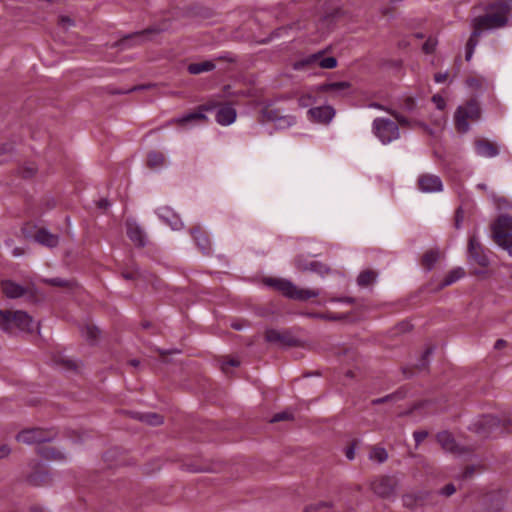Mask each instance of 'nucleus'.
<instances>
[{"mask_svg": "<svg viewBox=\"0 0 512 512\" xmlns=\"http://www.w3.org/2000/svg\"><path fill=\"white\" fill-rule=\"evenodd\" d=\"M308 119L320 124H328L335 116V110L332 106L323 105L314 107L307 112Z\"/></svg>", "mask_w": 512, "mask_h": 512, "instance_id": "f8f14e48", "label": "nucleus"}, {"mask_svg": "<svg viewBox=\"0 0 512 512\" xmlns=\"http://www.w3.org/2000/svg\"><path fill=\"white\" fill-rule=\"evenodd\" d=\"M265 284L274 287L286 297L294 300L305 301L320 295L319 290L301 289L286 279L267 278Z\"/></svg>", "mask_w": 512, "mask_h": 512, "instance_id": "7ed1b4c3", "label": "nucleus"}, {"mask_svg": "<svg viewBox=\"0 0 512 512\" xmlns=\"http://www.w3.org/2000/svg\"><path fill=\"white\" fill-rule=\"evenodd\" d=\"M28 481L35 486L48 483L49 481V475L46 471H36L35 473L31 474L28 478Z\"/></svg>", "mask_w": 512, "mask_h": 512, "instance_id": "473e14b6", "label": "nucleus"}, {"mask_svg": "<svg viewBox=\"0 0 512 512\" xmlns=\"http://www.w3.org/2000/svg\"><path fill=\"white\" fill-rule=\"evenodd\" d=\"M31 512H44L42 508H39V507H33L31 509Z\"/></svg>", "mask_w": 512, "mask_h": 512, "instance_id": "0e129e2a", "label": "nucleus"}, {"mask_svg": "<svg viewBox=\"0 0 512 512\" xmlns=\"http://www.w3.org/2000/svg\"><path fill=\"white\" fill-rule=\"evenodd\" d=\"M0 330L12 334L16 330L32 333L38 330V323L24 311L0 310Z\"/></svg>", "mask_w": 512, "mask_h": 512, "instance_id": "f03ea898", "label": "nucleus"}, {"mask_svg": "<svg viewBox=\"0 0 512 512\" xmlns=\"http://www.w3.org/2000/svg\"><path fill=\"white\" fill-rule=\"evenodd\" d=\"M448 74L445 73H437L434 76V80L436 83H443L447 79Z\"/></svg>", "mask_w": 512, "mask_h": 512, "instance_id": "09e8293b", "label": "nucleus"}, {"mask_svg": "<svg viewBox=\"0 0 512 512\" xmlns=\"http://www.w3.org/2000/svg\"><path fill=\"white\" fill-rule=\"evenodd\" d=\"M295 123L296 118L293 115L282 113L281 116L277 118V121L274 123V125L278 129H286L293 126Z\"/></svg>", "mask_w": 512, "mask_h": 512, "instance_id": "7c9ffc66", "label": "nucleus"}, {"mask_svg": "<svg viewBox=\"0 0 512 512\" xmlns=\"http://www.w3.org/2000/svg\"><path fill=\"white\" fill-rule=\"evenodd\" d=\"M494 241L512 256V217L501 215L492 226Z\"/></svg>", "mask_w": 512, "mask_h": 512, "instance_id": "20e7f679", "label": "nucleus"}, {"mask_svg": "<svg viewBox=\"0 0 512 512\" xmlns=\"http://www.w3.org/2000/svg\"><path fill=\"white\" fill-rule=\"evenodd\" d=\"M290 417H291V415L287 412L277 413L273 416V418L271 419V422L287 420V419H290Z\"/></svg>", "mask_w": 512, "mask_h": 512, "instance_id": "49530a36", "label": "nucleus"}, {"mask_svg": "<svg viewBox=\"0 0 512 512\" xmlns=\"http://www.w3.org/2000/svg\"><path fill=\"white\" fill-rule=\"evenodd\" d=\"M159 218L169 225L173 230H180L183 223L179 216L169 207H161L157 210Z\"/></svg>", "mask_w": 512, "mask_h": 512, "instance_id": "f3484780", "label": "nucleus"}, {"mask_svg": "<svg viewBox=\"0 0 512 512\" xmlns=\"http://www.w3.org/2000/svg\"><path fill=\"white\" fill-rule=\"evenodd\" d=\"M346 457L349 459V460H353L354 457H355V449L354 447H349L347 450H346Z\"/></svg>", "mask_w": 512, "mask_h": 512, "instance_id": "864d4df0", "label": "nucleus"}, {"mask_svg": "<svg viewBox=\"0 0 512 512\" xmlns=\"http://www.w3.org/2000/svg\"><path fill=\"white\" fill-rule=\"evenodd\" d=\"M418 188L423 193H438L443 191V182L441 178L434 174L424 173L419 175Z\"/></svg>", "mask_w": 512, "mask_h": 512, "instance_id": "9b49d317", "label": "nucleus"}, {"mask_svg": "<svg viewBox=\"0 0 512 512\" xmlns=\"http://www.w3.org/2000/svg\"><path fill=\"white\" fill-rule=\"evenodd\" d=\"M437 440L445 451H447V452H456L457 451V444H456L453 436L449 432L443 431V432L438 433Z\"/></svg>", "mask_w": 512, "mask_h": 512, "instance_id": "b1692460", "label": "nucleus"}, {"mask_svg": "<svg viewBox=\"0 0 512 512\" xmlns=\"http://www.w3.org/2000/svg\"><path fill=\"white\" fill-rule=\"evenodd\" d=\"M238 365H239V361H237V360H235V359H231V360H229V361H227V362H223V364H222V370H223L224 372H226V370H227V366H238Z\"/></svg>", "mask_w": 512, "mask_h": 512, "instance_id": "3c124183", "label": "nucleus"}, {"mask_svg": "<svg viewBox=\"0 0 512 512\" xmlns=\"http://www.w3.org/2000/svg\"><path fill=\"white\" fill-rule=\"evenodd\" d=\"M437 46V40L435 38H428L423 44V51L427 54L433 53Z\"/></svg>", "mask_w": 512, "mask_h": 512, "instance_id": "58836bf2", "label": "nucleus"}, {"mask_svg": "<svg viewBox=\"0 0 512 512\" xmlns=\"http://www.w3.org/2000/svg\"><path fill=\"white\" fill-rule=\"evenodd\" d=\"M315 66H319L322 69H333L337 66V59L333 56H326L323 51H319L308 55L293 64L295 70H302L306 67Z\"/></svg>", "mask_w": 512, "mask_h": 512, "instance_id": "0eeeda50", "label": "nucleus"}, {"mask_svg": "<svg viewBox=\"0 0 512 512\" xmlns=\"http://www.w3.org/2000/svg\"><path fill=\"white\" fill-rule=\"evenodd\" d=\"M283 112L280 109L268 106L263 109L262 114L266 121L275 123Z\"/></svg>", "mask_w": 512, "mask_h": 512, "instance_id": "72a5a7b5", "label": "nucleus"}, {"mask_svg": "<svg viewBox=\"0 0 512 512\" xmlns=\"http://www.w3.org/2000/svg\"><path fill=\"white\" fill-rule=\"evenodd\" d=\"M191 234L202 252L205 254L209 253L210 245L208 238L202 235L198 228L191 230Z\"/></svg>", "mask_w": 512, "mask_h": 512, "instance_id": "cd10ccee", "label": "nucleus"}, {"mask_svg": "<svg viewBox=\"0 0 512 512\" xmlns=\"http://www.w3.org/2000/svg\"><path fill=\"white\" fill-rule=\"evenodd\" d=\"M11 452V449L7 445L0 446V459L8 456Z\"/></svg>", "mask_w": 512, "mask_h": 512, "instance_id": "8fccbe9b", "label": "nucleus"}, {"mask_svg": "<svg viewBox=\"0 0 512 512\" xmlns=\"http://www.w3.org/2000/svg\"><path fill=\"white\" fill-rule=\"evenodd\" d=\"M215 69L213 61H203L200 63H191L188 65L187 70L190 74L197 75L203 72H209Z\"/></svg>", "mask_w": 512, "mask_h": 512, "instance_id": "393cba45", "label": "nucleus"}, {"mask_svg": "<svg viewBox=\"0 0 512 512\" xmlns=\"http://www.w3.org/2000/svg\"><path fill=\"white\" fill-rule=\"evenodd\" d=\"M466 85L474 90H481L483 88V83L481 80L477 78H469L466 80Z\"/></svg>", "mask_w": 512, "mask_h": 512, "instance_id": "37998d69", "label": "nucleus"}, {"mask_svg": "<svg viewBox=\"0 0 512 512\" xmlns=\"http://www.w3.org/2000/svg\"><path fill=\"white\" fill-rule=\"evenodd\" d=\"M130 363H131V365H133L135 367L139 365V361L138 360H132Z\"/></svg>", "mask_w": 512, "mask_h": 512, "instance_id": "774afa93", "label": "nucleus"}, {"mask_svg": "<svg viewBox=\"0 0 512 512\" xmlns=\"http://www.w3.org/2000/svg\"><path fill=\"white\" fill-rule=\"evenodd\" d=\"M428 433L426 431H415L413 433V437H414V440L416 442V444H420L426 437H427Z\"/></svg>", "mask_w": 512, "mask_h": 512, "instance_id": "c03bdc74", "label": "nucleus"}, {"mask_svg": "<svg viewBox=\"0 0 512 512\" xmlns=\"http://www.w3.org/2000/svg\"><path fill=\"white\" fill-rule=\"evenodd\" d=\"M369 107L384 110L383 106L378 103H372L369 105Z\"/></svg>", "mask_w": 512, "mask_h": 512, "instance_id": "13d9d810", "label": "nucleus"}, {"mask_svg": "<svg viewBox=\"0 0 512 512\" xmlns=\"http://www.w3.org/2000/svg\"><path fill=\"white\" fill-rule=\"evenodd\" d=\"M372 131L379 141L387 145L400 137V130L396 122L378 117L372 123Z\"/></svg>", "mask_w": 512, "mask_h": 512, "instance_id": "423d86ee", "label": "nucleus"}, {"mask_svg": "<svg viewBox=\"0 0 512 512\" xmlns=\"http://www.w3.org/2000/svg\"><path fill=\"white\" fill-rule=\"evenodd\" d=\"M480 108L476 100L472 99L465 105H460L455 112V125L459 132L466 133L470 129L469 120L476 121L480 118Z\"/></svg>", "mask_w": 512, "mask_h": 512, "instance_id": "39448f33", "label": "nucleus"}, {"mask_svg": "<svg viewBox=\"0 0 512 512\" xmlns=\"http://www.w3.org/2000/svg\"><path fill=\"white\" fill-rule=\"evenodd\" d=\"M35 240L39 244L53 248L56 247L59 243L58 235L50 233L47 229H39L35 234Z\"/></svg>", "mask_w": 512, "mask_h": 512, "instance_id": "412c9836", "label": "nucleus"}, {"mask_svg": "<svg viewBox=\"0 0 512 512\" xmlns=\"http://www.w3.org/2000/svg\"><path fill=\"white\" fill-rule=\"evenodd\" d=\"M35 173L34 168H29L28 171L24 174L25 177L32 176Z\"/></svg>", "mask_w": 512, "mask_h": 512, "instance_id": "052dcab7", "label": "nucleus"}, {"mask_svg": "<svg viewBox=\"0 0 512 512\" xmlns=\"http://www.w3.org/2000/svg\"><path fill=\"white\" fill-rule=\"evenodd\" d=\"M265 338L268 342L275 343L280 347L293 346L296 344V339L288 332H280L274 329L267 330Z\"/></svg>", "mask_w": 512, "mask_h": 512, "instance_id": "2eb2a0df", "label": "nucleus"}, {"mask_svg": "<svg viewBox=\"0 0 512 512\" xmlns=\"http://www.w3.org/2000/svg\"><path fill=\"white\" fill-rule=\"evenodd\" d=\"M16 438L19 442L32 445L49 442L53 439V435L39 428H31L21 431Z\"/></svg>", "mask_w": 512, "mask_h": 512, "instance_id": "9d476101", "label": "nucleus"}, {"mask_svg": "<svg viewBox=\"0 0 512 512\" xmlns=\"http://www.w3.org/2000/svg\"><path fill=\"white\" fill-rule=\"evenodd\" d=\"M1 287L3 293L12 299L23 296L26 291L23 286L9 280L3 281Z\"/></svg>", "mask_w": 512, "mask_h": 512, "instance_id": "4be33fe9", "label": "nucleus"}, {"mask_svg": "<svg viewBox=\"0 0 512 512\" xmlns=\"http://www.w3.org/2000/svg\"><path fill=\"white\" fill-rule=\"evenodd\" d=\"M166 158L164 154L160 152L152 151L148 154L147 163L152 169H160L165 165Z\"/></svg>", "mask_w": 512, "mask_h": 512, "instance_id": "bb28decb", "label": "nucleus"}, {"mask_svg": "<svg viewBox=\"0 0 512 512\" xmlns=\"http://www.w3.org/2000/svg\"><path fill=\"white\" fill-rule=\"evenodd\" d=\"M298 268L302 270H311L316 273H323L326 268L319 262L313 261L309 264V266L301 265L299 262H297Z\"/></svg>", "mask_w": 512, "mask_h": 512, "instance_id": "c9c22d12", "label": "nucleus"}, {"mask_svg": "<svg viewBox=\"0 0 512 512\" xmlns=\"http://www.w3.org/2000/svg\"><path fill=\"white\" fill-rule=\"evenodd\" d=\"M456 491V488L453 484H447L445 487H443L440 491V494L444 496H450L454 494Z\"/></svg>", "mask_w": 512, "mask_h": 512, "instance_id": "a18cd8bd", "label": "nucleus"}, {"mask_svg": "<svg viewBox=\"0 0 512 512\" xmlns=\"http://www.w3.org/2000/svg\"><path fill=\"white\" fill-rule=\"evenodd\" d=\"M483 29L480 28L478 25L473 23V32L471 33L470 38L467 41L466 44V54L465 59L466 61H470L472 59L474 50L478 44L477 38L481 35Z\"/></svg>", "mask_w": 512, "mask_h": 512, "instance_id": "5701e85b", "label": "nucleus"}, {"mask_svg": "<svg viewBox=\"0 0 512 512\" xmlns=\"http://www.w3.org/2000/svg\"><path fill=\"white\" fill-rule=\"evenodd\" d=\"M372 490L381 497H389L394 492L391 480L386 477L375 480L372 483Z\"/></svg>", "mask_w": 512, "mask_h": 512, "instance_id": "aec40b11", "label": "nucleus"}, {"mask_svg": "<svg viewBox=\"0 0 512 512\" xmlns=\"http://www.w3.org/2000/svg\"><path fill=\"white\" fill-rule=\"evenodd\" d=\"M432 102L438 110H444L446 108V101L440 94H435L432 97Z\"/></svg>", "mask_w": 512, "mask_h": 512, "instance_id": "79ce46f5", "label": "nucleus"}, {"mask_svg": "<svg viewBox=\"0 0 512 512\" xmlns=\"http://www.w3.org/2000/svg\"><path fill=\"white\" fill-rule=\"evenodd\" d=\"M314 317L320 318V319H327L328 318V316L323 315V314H316V315H314Z\"/></svg>", "mask_w": 512, "mask_h": 512, "instance_id": "69168bd1", "label": "nucleus"}, {"mask_svg": "<svg viewBox=\"0 0 512 512\" xmlns=\"http://www.w3.org/2000/svg\"><path fill=\"white\" fill-rule=\"evenodd\" d=\"M389 397H386V398H379V399H375L372 401L373 404H379L381 402H383L384 400L388 399Z\"/></svg>", "mask_w": 512, "mask_h": 512, "instance_id": "e2e57ef3", "label": "nucleus"}, {"mask_svg": "<svg viewBox=\"0 0 512 512\" xmlns=\"http://www.w3.org/2000/svg\"><path fill=\"white\" fill-rule=\"evenodd\" d=\"M377 274L373 271L366 270L359 274L357 283L359 286L365 287L376 281Z\"/></svg>", "mask_w": 512, "mask_h": 512, "instance_id": "c756f323", "label": "nucleus"}, {"mask_svg": "<svg viewBox=\"0 0 512 512\" xmlns=\"http://www.w3.org/2000/svg\"><path fill=\"white\" fill-rule=\"evenodd\" d=\"M350 83L347 81L325 83L315 87L316 92H327L332 97H341L349 93Z\"/></svg>", "mask_w": 512, "mask_h": 512, "instance_id": "ddd939ff", "label": "nucleus"}, {"mask_svg": "<svg viewBox=\"0 0 512 512\" xmlns=\"http://www.w3.org/2000/svg\"><path fill=\"white\" fill-rule=\"evenodd\" d=\"M473 474V469L472 468H468L465 473H464V477H468V476H471Z\"/></svg>", "mask_w": 512, "mask_h": 512, "instance_id": "680f3d73", "label": "nucleus"}, {"mask_svg": "<svg viewBox=\"0 0 512 512\" xmlns=\"http://www.w3.org/2000/svg\"><path fill=\"white\" fill-rule=\"evenodd\" d=\"M468 257L480 266H487L489 263L476 236H471L469 239Z\"/></svg>", "mask_w": 512, "mask_h": 512, "instance_id": "4468645a", "label": "nucleus"}, {"mask_svg": "<svg viewBox=\"0 0 512 512\" xmlns=\"http://www.w3.org/2000/svg\"><path fill=\"white\" fill-rule=\"evenodd\" d=\"M505 344H506V341H504L502 339H499V340L496 341L494 347H495V349H500V348L504 347Z\"/></svg>", "mask_w": 512, "mask_h": 512, "instance_id": "6e6d98bb", "label": "nucleus"}, {"mask_svg": "<svg viewBox=\"0 0 512 512\" xmlns=\"http://www.w3.org/2000/svg\"><path fill=\"white\" fill-rule=\"evenodd\" d=\"M127 236L137 246L143 247L146 244V234L140 225L132 220L126 222Z\"/></svg>", "mask_w": 512, "mask_h": 512, "instance_id": "dca6fc26", "label": "nucleus"}, {"mask_svg": "<svg viewBox=\"0 0 512 512\" xmlns=\"http://www.w3.org/2000/svg\"><path fill=\"white\" fill-rule=\"evenodd\" d=\"M171 28L170 23L167 20L162 21L159 24L153 25L143 31L136 32L132 35H129L125 39L126 44L128 41H132L135 44H141L148 40L154 39L156 35H159L162 32L168 31Z\"/></svg>", "mask_w": 512, "mask_h": 512, "instance_id": "1a4fd4ad", "label": "nucleus"}, {"mask_svg": "<svg viewBox=\"0 0 512 512\" xmlns=\"http://www.w3.org/2000/svg\"><path fill=\"white\" fill-rule=\"evenodd\" d=\"M510 9V5L502 1L491 3L486 7L483 15L474 18L473 23L483 30L504 27L508 23Z\"/></svg>", "mask_w": 512, "mask_h": 512, "instance_id": "f257e3e1", "label": "nucleus"}, {"mask_svg": "<svg viewBox=\"0 0 512 512\" xmlns=\"http://www.w3.org/2000/svg\"><path fill=\"white\" fill-rule=\"evenodd\" d=\"M84 334L89 340L94 341L99 335V330L96 327L87 326L84 330Z\"/></svg>", "mask_w": 512, "mask_h": 512, "instance_id": "ea45409f", "label": "nucleus"}, {"mask_svg": "<svg viewBox=\"0 0 512 512\" xmlns=\"http://www.w3.org/2000/svg\"><path fill=\"white\" fill-rule=\"evenodd\" d=\"M465 275V271L461 267H457L449 271V273L444 277L442 282L440 283L439 287L444 288L447 286L452 285L459 279H461Z\"/></svg>", "mask_w": 512, "mask_h": 512, "instance_id": "a878e982", "label": "nucleus"}, {"mask_svg": "<svg viewBox=\"0 0 512 512\" xmlns=\"http://www.w3.org/2000/svg\"><path fill=\"white\" fill-rule=\"evenodd\" d=\"M236 110L231 105H223L216 112V122L222 126H228L236 120Z\"/></svg>", "mask_w": 512, "mask_h": 512, "instance_id": "a211bd4d", "label": "nucleus"}, {"mask_svg": "<svg viewBox=\"0 0 512 512\" xmlns=\"http://www.w3.org/2000/svg\"><path fill=\"white\" fill-rule=\"evenodd\" d=\"M369 458L372 460V461H376L378 463H383L384 461L387 460L388 458V453L387 451L382 448V447H374L370 454H369Z\"/></svg>", "mask_w": 512, "mask_h": 512, "instance_id": "f704fd0d", "label": "nucleus"}, {"mask_svg": "<svg viewBox=\"0 0 512 512\" xmlns=\"http://www.w3.org/2000/svg\"><path fill=\"white\" fill-rule=\"evenodd\" d=\"M46 282H48V283H50L51 285H54V286H63V285H65V281L60 279V278H52V279L46 280Z\"/></svg>", "mask_w": 512, "mask_h": 512, "instance_id": "603ef678", "label": "nucleus"}, {"mask_svg": "<svg viewBox=\"0 0 512 512\" xmlns=\"http://www.w3.org/2000/svg\"><path fill=\"white\" fill-rule=\"evenodd\" d=\"M397 120L400 124H403V125H407L408 124V121L406 118L404 117H397Z\"/></svg>", "mask_w": 512, "mask_h": 512, "instance_id": "bf43d9fd", "label": "nucleus"}, {"mask_svg": "<svg viewBox=\"0 0 512 512\" xmlns=\"http://www.w3.org/2000/svg\"><path fill=\"white\" fill-rule=\"evenodd\" d=\"M436 261H437V254L434 252L425 254V256L423 258V262L428 267V269H431Z\"/></svg>", "mask_w": 512, "mask_h": 512, "instance_id": "a19ab883", "label": "nucleus"}, {"mask_svg": "<svg viewBox=\"0 0 512 512\" xmlns=\"http://www.w3.org/2000/svg\"><path fill=\"white\" fill-rule=\"evenodd\" d=\"M62 22H63L64 24H67L68 26L73 25L72 20H71L70 18H68V17H63V18H62Z\"/></svg>", "mask_w": 512, "mask_h": 512, "instance_id": "4d7b16f0", "label": "nucleus"}, {"mask_svg": "<svg viewBox=\"0 0 512 512\" xmlns=\"http://www.w3.org/2000/svg\"><path fill=\"white\" fill-rule=\"evenodd\" d=\"M315 102L316 98L315 96H313L312 91L301 95L298 99L299 106L303 108L308 107L309 105Z\"/></svg>", "mask_w": 512, "mask_h": 512, "instance_id": "e433bc0d", "label": "nucleus"}, {"mask_svg": "<svg viewBox=\"0 0 512 512\" xmlns=\"http://www.w3.org/2000/svg\"><path fill=\"white\" fill-rule=\"evenodd\" d=\"M138 419L152 426L160 425L163 422V418L156 413H139Z\"/></svg>", "mask_w": 512, "mask_h": 512, "instance_id": "c85d7f7f", "label": "nucleus"}, {"mask_svg": "<svg viewBox=\"0 0 512 512\" xmlns=\"http://www.w3.org/2000/svg\"><path fill=\"white\" fill-rule=\"evenodd\" d=\"M39 454L45 459H53V460H62L65 458V455L54 448H39Z\"/></svg>", "mask_w": 512, "mask_h": 512, "instance_id": "2f4dec72", "label": "nucleus"}, {"mask_svg": "<svg viewBox=\"0 0 512 512\" xmlns=\"http://www.w3.org/2000/svg\"><path fill=\"white\" fill-rule=\"evenodd\" d=\"M500 423L499 419L494 416H485L480 420L481 426H488L489 428H492L494 426H498Z\"/></svg>", "mask_w": 512, "mask_h": 512, "instance_id": "4c0bfd02", "label": "nucleus"}, {"mask_svg": "<svg viewBox=\"0 0 512 512\" xmlns=\"http://www.w3.org/2000/svg\"><path fill=\"white\" fill-rule=\"evenodd\" d=\"M24 254V250L20 247H15L13 250H12V255L14 257H20Z\"/></svg>", "mask_w": 512, "mask_h": 512, "instance_id": "5fc2aeb1", "label": "nucleus"}, {"mask_svg": "<svg viewBox=\"0 0 512 512\" xmlns=\"http://www.w3.org/2000/svg\"><path fill=\"white\" fill-rule=\"evenodd\" d=\"M477 187H478V188H480V189H483V190H486V189H487V185H486V184H484V183H480V184H478V185H477Z\"/></svg>", "mask_w": 512, "mask_h": 512, "instance_id": "338daca9", "label": "nucleus"}, {"mask_svg": "<svg viewBox=\"0 0 512 512\" xmlns=\"http://www.w3.org/2000/svg\"><path fill=\"white\" fill-rule=\"evenodd\" d=\"M217 108L216 102H208L198 107L197 111L187 113L185 115L173 118L170 120V124H179L182 126H192L196 123L205 122L207 116L205 112L213 111Z\"/></svg>", "mask_w": 512, "mask_h": 512, "instance_id": "6e6552de", "label": "nucleus"}, {"mask_svg": "<svg viewBox=\"0 0 512 512\" xmlns=\"http://www.w3.org/2000/svg\"><path fill=\"white\" fill-rule=\"evenodd\" d=\"M463 218H464V216H463L462 211L460 209L457 210L456 218H455V227L457 229L461 228V225H462V222H463Z\"/></svg>", "mask_w": 512, "mask_h": 512, "instance_id": "de8ad7c7", "label": "nucleus"}, {"mask_svg": "<svg viewBox=\"0 0 512 512\" xmlns=\"http://www.w3.org/2000/svg\"><path fill=\"white\" fill-rule=\"evenodd\" d=\"M476 154L484 158H493L499 154V150L495 144L487 140H477L475 142Z\"/></svg>", "mask_w": 512, "mask_h": 512, "instance_id": "6ab92c4d", "label": "nucleus"}]
</instances>
